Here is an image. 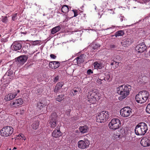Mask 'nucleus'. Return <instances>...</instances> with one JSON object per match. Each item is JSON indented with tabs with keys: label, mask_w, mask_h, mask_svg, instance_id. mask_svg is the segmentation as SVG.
Returning <instances> with one entry per match:
<instances>
[{
	"label": "nucleus",
	"mask_w": 150,
	"mask_h": 150,
	"mask_svg": "<svg viewBox=\"0 0 150 150\" xmlns=\"http://www.w3.org/2000/svg\"><path fill=\"white\" fill-rule=\"evenodd\" d=\"M131 87L130 85H122L117 88V92L121 95L119 97V99L122 100L126 97L129 94Z\"/></svg>",
	"instance_id": "1"
},
{
	"label": "nucleus",
	"mask_w": 150,
	"mask_h": 150,
	"mask_svg": "<svg viewBox=\"0 0 150 150\" xmlns=\"http://www.w3.org/2000/svg\"><path fill=\"white\" fill-rule=\"evenodd\" d=\"M147 130L146 124L144 122H141L136 126L135 132L138 135H143L146 133Z\"/></svg>",
	"instance_id": "2"
},
{
	"label": "nucleus",
	"mask_w": 150,
	"mask_h": 150,
	"mask_svg": "<svg viewBox=\"0 0 150 150\" xmlns=\"http://www.w3.org/2000/svg\"><path fill=\"white\" fill-rule=\"evenodd\" d=\"M108 112L107 111H103L99 113L97 116V122L99 123L104 122L108 119L109 115Z\"/></svg>",
	"instance_id": "3"
},
{
	"label": "nucleus",
	"mask_w": 150,
	"mask_h": 150,
	"mask_svg": "<svg viewBox=\"0 0 150 150\" xmlns=\"http://www.w3.org/2000/svg\"><path fill=\"white\" fill-rule=\"evenodd\" d=\"M13 129L10 126L4 127L1 130V135L2 136L7 137L10 136L13 133Z\"/></svg>",
	"instance_id": "4"
},
{
	"label": "nucleus",
	"mask_w": 150,
	"mask_h": 150,
	"mask_svg": "<svg viewBox=\"0 0 150 150\" xmlns=\"http://www.w3.org/2000/svg\"><path fill=\"white\" fill-rule=\"evenodd\" d=\"M121 125L120 120L117 118L113 119L108 124L109 128L112 129H116L119 128Z\"/></svg>",
	"instance_id": "5"
},
{
	"label": "nucleus",
	"mask_w": 150,
	"mask_h": 150,
	"mask_svg": "<svg viewBox=\"0 0 150 150\" xmlns=\"http://www.w3.org/2000/svg\"><path fill=\"white\" fill-rule=\"evenodd\" d=\"M58 117L56 113H52L50 117L48 126L52 128H54L57 124Z\"/></svg>",
	"instance_id": "6"
},
{
	"label": "nucleus",
	"mask_w": 150,
	"mask_h": 150,
	"mask_svg": "<svg viewBox=\"0 0 150 150\" xmlns=\"http://www.w3.org/2000/svg\"><path fill=\"white\" fill-rule=\"evenodd\" d=\"M88 97L89 99L88 101L92 103H96V101H98L100 99L98 95L95 92L88 94Z\"/></svg>",
	"instance_id": "7"
},
{
	"label": "nucleus",
	"mask_w": 150,
	"mask_h": 150,
	"mask_svg": "<svg viewBox=\"0 0 150 150\" xmlns=\"http://www.w3.org/2000/svg\"><path fill=\"white\" fill-rule=\"evenodd\" d=\"M90 142L88 139L84 140H81L79 141L78 143V147L81 149H84L89 146Z\"/></svg>",
	"instance_id": "8"
},
{
	"label": "nucleus",
	"mask_w": 150,
	"mask_h": 150,
	"mask_svg": "<svg viewBox=\"0 0 150 150\" xmlns=\"http://www.w3.org/2000/svg\"><path fill=\"white\" fill-rule=\"evenodd\" d=\"M131 109L129 107H127L121 109L120 113L121 115L124 117H128L130 115V113L131 112Z\"/></svg>",
	"instance_id": "9"
},
{
	"label": "nucleus",
	"mask_w": 150,
	"mask_h": 150,
	"mask_svg": "<svg viewBox=\"0 0 150 150\" xmlns=\"http://www.w3.org/2000/svg\"><path fill=\"white\" fill-rule=\"evenodd\" d=\"M23 103V100L21 98H19L13 100L10 103V105L13 107H16L21 105Z\"/></svg>",
	"instance_id": "10"
},
{
	"label": "nucleus",
	"mask_w": 150,
	"mask_h": 150,
	"mask_svg": "<svg viewBox=\"0 0 150 150\" xmlns=\"http://www.w3.org/2000/svg\"><path fill=\"white\" fill-rule=\"evenodd\" d=\"M27 58L25 55L21 56L16 59V61L20 65H22L26 61Z\"/></svg>",
	"instance_id": "11"
},
{
	"label": "nucleus",
	"mask_w": 150,
	"mask_h": 150,
	"mask_svg": "<svg viewBox=\"0 0 150 150\" xmlns=\"http://www.w3.org/2000/svg\"><path fill=\"white\" fill-rule=\"evenodd\" d=\"M146 47L144 43L137 45L135 47V50L138 53H142L146 49Z\"/></svg>",
	"instance_id": "12"
},
{
	"label": "nucleus",
	"mask_w": 150,
	"mask_h": 150,
	"mask_svg": "<svg viewBox=\"0 0 150 150\" xmlns=\"http://www.w3.org/2000/svg\"><path fill=\"white\" fill-rule=\"evenodd\" d=\"M141 144L144 147H147L150 146V142L148 138L146 137H143L141 140Z\"/></svg>",
	"instance_id": "13"
},
{
	"label": "nucleus",
	"mask_w": 150,
	"mask_h": 150,
	"mask_svg": "<svg viewBox=\"0 0 150 150\" xmlns=\"http://www.w3.org/2000/svg\"><path fill=\"white\" fill-rule=\"evenodd\" d=\"M145 98H143L139 92L138 94L135 97V99L136 101L140 103H144L146 101L144 99Z\"/></svg>",
	"instance_id": "14"
},
{
	"label": "nucleus",
	"mask_w": 150,
	"mask_h": 150,
	"mask_svg": "<svg viewBox=\"0 0 150 150\" xmlns=\"http://www.w3.org/2000/svg\"><path fill=\"white\" fill-rule=\"evenodd\" d=\"M60 65V63L58 62L53 61L49 63V66L50 68L55 69L58 67Z\"/></svg>",
	"instance_id": "15"
},
{
	"label": "nucleus",
	"mask_w": 150,
	"mask_h": 150,
	"mask_svg": "<svg viewBox=\"0 0 150 150\" xmlns=\"http://www.w3.org/2000/svg\"><path fill=\"white\" fill-rule=\"evenodd\" d=\"M12 46V48L15 51L20 50L22 47L21 44L18 42H13Z\"/></svg>",
	"instance_id": "16"
},
{
	"label": "nucleus",
	"mask_w": 150,
	"mask_h": 150,
	"mask_svg": "<svg viewBox=\"0 0 150 150\" xmlns=\"http://www.w3.org/2000/svg\"><path fill=\"white\" fill-rule=\"evenodd\" d=\"M57 129H55L52 133V136L55 138H57L61 135L59 129H58L57 127Z\"/></svg>",
	"instance_id": "17"
},
{
	"label": "nucleus",
	"mask_w": 150,
	"mask_h": 150,
	"mask_svg": "<svg viewBox=\"0 0 150 150\" xmlns=\"http://www.w3.org/2000/svg\"><path fill=\"white\" fill-rule=\"evenodd\" d=\"M63 85L64 83H58L54 88V91L55 93L58 92L59 90L62 88Z\"/></svg>",
	"instance_id": "18"
},
{
	"label": "nucleus",
	"mask_w": 150,
	"mask_h": 150,
	"mask_svg": "<svg viewBox=\"0 0 150 150\" xmlns=\"http://www.w3.org/2000/svg\"><path fill=\"white\" fill-rule=\"evenodd\" d=\"M139 93H141L143 98H145L144 99L146 101L149 96V93L146 91H143L139 92Z\"/></svg>",
	"instance_id": "19"
},
{
	"label": "nucleus",
	"mask_w": 150,
	"mask_h": 150,
	"mask_svg": "<svg viewBox=\"0 0 150 150\" xmlns=\"http://www.w3.org/2000/svg\"><path fill=\"white\" fill-rule=\"evenodd\" d=\"M88 127L87 125L80 126L79 127V130L81 133H86L88 131Z\"/></svg>",
	"instance_id": "20"
},
{
	"label": "nucleus",
	"mask_w": 150,
	"mask_h": 150,
	"mask_svg": "<svg viewBox=\"0 0 150 150\" xmlns=\"http://www.w3.org/2000/svg\"><path fill=\"white\" fill-rule=\"evenodd\" d=\"M17 94V93H15V94L11 93H10L5 96V99L7 100H11L14 98Z\"/></svg>",
	"instance_id": "21"
},
{
	"label": "nucleus",
	"mask_w": 150,
	"mask_h": 150,
	"mask_svg": "<svg viewBox=\"0 0 150 150\" xmlns=\"http://www.w3.org/2000/svg\"><path fill=\"white\" fill-rule=\"evenodd\" d=\"M61 29V28L59 26H58L53 28L51 31V33L54 34L58 31Z\"/></svg>",
	"instance_id": "22"
},
{
	"label": "nucleus",
	"mask_w": 150,
	"mask_h": 150,
	"mask_svg": "<svg viewBox=\"0 0 150 150\" xmlns=\"http://www.w3.org/2000/svg\"><path fill=\"white\" fill-rule=\"evenodd\" d=\"M45 105V104H43L41 102H38L37 104V107L38 109L41 110H43L44 107Z\"/></svg>",
	"instance_id": "23"
},
{
	"label": "nucleus",
	"mask_w": 150,
	"mask_h": 150,
	"mask_svg": "<svg viewBox=\"0 0 150 150\" xmlns=\"http://www.w3.org/2000/svg\"><path fill=\"white\" fill-rule=\"evenodd\" d=\"M69 10L68 6L66 5L63 6L62 8V12L66 13Z\"/></svg>",
	"instance_id": "24"
},
{
	"label": "nucleus",
	"mask_w": 150,
	"mask_h": 150,
	"mask_svg": "<svg viewBox=\"0 0 150 150\" xmlns=\"http://www.w3.org/2000/svg\"><path fill=\"white\" fill-rule=\"evenodd\" d=\"M39 122L38 121L34 122L32 125V128L34 129H37L38 127Z\"/></svg>",
	"instance_id": "25"
},
{
	"label": "nucleus",
	"mask_w": 150,
	"mask_h": 150,
	"mask_svg": "<svg viewBox=\"0 0 150 150\" xmlns=\"http://www.w3.org/2000/svg\"><path fill=\"white\" fill-rule=\"evenodd\" d=\"M130 43V42H129V40L128 39L127 40H125L121 42L122 45L125 47L129 45Z\"/></svg>",
	"instance_id": "26"
},
{
	"label": "nucleus",
	"mask_w": 150,
	"mask_h": 150,
	"mask_svg": "<svg viewBox=\"0 0 150 150\" xmlns=\"http://www.w3.org/2000/svg\"><path fill=\"white\" fill-rule=\"evenodd\" d=\"M94 66L96 69H101L102 68V65L100 63H98L97 62H95L94 63Z\"/></svg>",
	"instance_id": "27"
},
{
	"label": "nucleus",
	"mask_w": 150,
	"mask_h": 150,
	"mask_svg": "<svg viewBox=\"0 0 150 150\" xmlns=\"http://www.w3.org/2000/svg\"><path fill=\"white\" fill-rule=\"evenodd\" d=\"M124 34V33L123 31L119 30L115 33V35L116 37H117V36H123Z\"/></svg>",
	"instance_id": "28"
},
{
	"label": "nucleus",
	"mask_w": 150,
	"mask_h": 150,
	"mask_svg": "<svg viewBox=\"0 0 150 150\" xmlns=\"http://www.w3.org/2000/svg\"><path fill=\"white\" fill-rule=\"evenodd\" d=\"M64 95H63L61 94L59 95L56 98V100L57 101L60 102L64 99Z\"/></svg>",
	"instance_id": "29"
},
{
	"label": "nucleus",
	"mask_w": 150,
	"mask_h": 150,
	"mask_svg": "<svg viewBox=\"0 0 150 150\" xmlns=\"http://www.w3.org/2000/svg\"><path fill=\"white\" fill-rule=\"evenodd\" d=\"M105 77L103 78V79H100L101 80H104L105 81H110L111 80V78H110V77L109 74H105Z\"/></svg>",
	"instance_id": "30"
},
{
	"label": "nucleus",
	"mask_w": 150,
	"mask_h": 150,
	"mask_svg": "<svg viewBox=\"0 0 150 150\" xmlns=\"http://www.w3.org/2000/svg\"><path fill=\"white\" fill-rule=\"evenodd\" d=\"M91 46H92L93 49L94 50L98 48V47H100V45H99L98 44H96L95 43H93L91 45Z\"/></svg>",
	"instance_id": "31"
},
{
	"label": "nucleus",
	"mask_w": 150,
	"mask_h": 150,
	"mask_svg": "<svg viewBox=\"0 0 150 150\" xmlns=\"http://www.w3.org/2000/svg\"><path fill=\"white\" fill-rule=\"evenodd\" d=\"M146 111L147 113L150 114V103L147 105Z\"/></svg>",
	"instance_id": "32"
},
{
	"label": "nucleus",
	"mask_w": 150,
	"mask_h": 150,
	"mask_svg": "<svg viewBox=\"0 0 150 150\" xmlns=\"http://www.w3.org/2000/svg\"><path fill=\"white\" fill-rule=\"evenodd\" d=\"M76 59L77 63L79 64L81 62V58H80V57H77Z\"/></svg>",
	"instance_id": "33"
},
{
	"label": "nucleus",
	"mask_w": 150,
	"mask_h": 150,
	"mask_svg": "<svg viewBox=\"0 0 150 150\" xmlns=\"http://www.w3.org/2000/svg\"><path fill=\"white\" fill-rule=\"evenodd\" d=\"M59 79V76H57L55 77L54 79V83L56 82Z\"/></svg>",
	"instance_id": "34"
},
{
	"label": "nucleus",
	"mask_w": 150,
	"mask_h": 150,
	"mask_svg": "<svg viewBox=\"0 0 150 150\" xmlns=\"http://www.w3.org/2000/svg\"><path fill=\"white\" fill-rule=\"evenodd\" d=\"M7 17L5 16L4 17V18H3L2 20V21L4 23H6V21L7 20Z\"/></svg>",
	"instance_id": "35"
},
{
	"label": "nucleus",
	"mask_w": 150,
	"mask_h": 150,
	"mask_svg": "<svg viewBox=\"0 0 150 150\" xmlns=\"http://www.w3.org/2000/svg\"><path fill=\"white\" fill-rule=\"evenodd\" d=\"M72 11L74 12V17H76V16H77L78 14H77V10H72Z\"/></svg>",
	"instance_id": "36"
},
{
	"label": "nucleus",
	"mask_w": 150,
	"mask_h": 150,
	"mask_svg": "<svg viewBox=\"0 0 150 150\" xmlns=\"http://www.w3.org/2000/svg\"><path fill=\"white\" fill-rule=\"evenodd\" d=\"M71 92L72 93H74L73 94L74 95H76V93L78 92V91L76 89H73L71 90Z\"/></svg>",
	"instance_id": "37"
},
{
	"label": "nucleus",
	"mask_w": 150,
	"mask_h": 150,
	"mask_svg": "<svg viewBox=\"0 0 150 150\" xmlns=\"http://www.w3.org/2000/svg\"><path fill=\"white\" fill-rule=\"evenodd\" d=\"M17 14H15L12 17V20L13 21H15L16 20V17Z\"/></svg>",
	"instance_id": "38"
},
{
	"label": "nucleus",
	"mask_w": 150,
	"mask_h": 150,
	"mask_svg": "<svg viewBox=\"0 0 150 150\" xmlns=\"http://www.w3.org/2000/svg\"><path fill=\"white\" fill-rule=\"evenodd\" d=\"M50 57L52 58L55 59L56 56L53 54H51L50 55Z\"/></svg>",
	"instance_id": "39"
},
{
	"label": "nucleus",
	"mask_w": 150,
	"mask_h": 150,
	"mask_svg": "<svg viewBox=\"0 0 150 150\" xmlns=\"http://www.w3.org/2000/svg\"><path fill=\"white\" fill-rule=\"evenodd\" d=\"M93 72L92 71L91 69H89L87 71V73L88 74H90L91 73H92Z\"/></svg>",
	"instance_id": "40"
},
{
	"label": "nucleus",
	"mask_w": 150,
	"mask_h": 150,
	"mask_svg": "<svg viewBox=\"0 0 150 150\" xmlns=\"http://www.w3.org/2000/svg\"><path fill=\"white\" fill-rule=\"evenodd\" d=\"M115 45H110V47L111 48H114L115 47Z\"/></svg>",
	"instance_id": "41"
},
{
	"label": "nucleus",
	"mask_w": 150,
	"mask_h": 150,
	"mask_svg": "<svg viewBox=\"0 0 150 150\" xmlns=\"http://www.w3.org/2000/svg\"><path fill=\"white\" fill-rule=\"evenodd\" d=\"M103 78H102V79H99V80H98V83L99 84H101L102 83V82H101V81H103V80H101L100 79H103Z\"/></svg>",
	"instance_id": "42"
},
{
	"label": "nucleus",
	"mask_w": 150,
	"mask_h": 150,
	"mask_svg": "<svg viewBox=\"0 0 150 150\" xmlns=\"http://www.w3.org/2000/svg\"><path fill=\"white\" fill-rule=\"evenodd\" d=\"M18 137L19 138H18V139H21L22 138V136L21 135L20 136L18 135Z\"/></svg>",
	"instance_id": "43"
},
{
	"label": "nucleus",
	"mask_w": 150,
	"mask_h": 150,
	"mask_svg": "<svg viewBox=\"0 0 150 150\" xmlns=\"http://www.w3.org/2000/svg\"><path fill=\"white\" fill-rule=\"evenodd\" d=\"M120 135H117L116 136H115V138H117V137L119 138L120 137Z\"/></svg>",
	"instance_id": "44"
},
{
	"label": "nucleus",
	"mask_w": 150,
	"mask_h": 150,
	"mask_svg": "<svg viewBox=\"0 0 150 150\" xmlns=\"http://www.w3.org/2000/svg\"><path fill=\"white\" fill-rule=\"evenodd\" d=\"M144 1L148 2L150 0H143Z\"/></svg>",
	"instance_id": "45"
},
{
	"label": "nucleus",
	"mask_w": 150,
	"mask_h": 150,
	"mask_svg": "<svg viewBox=\"0 0 150 150\" xmlns=\"http://www.w3.org/2000/svg\"><path fill=\"white\" fill-rule=\"evenodd\" d=\"M114 64V63L112 62L111 63V65H113Z\"/></svg>",
	"instance_id": "46"
},
{
	"label": "nucleus",
	"mask_w": 150,
	"mask_h": 150,
	"mask_svg": "<svg viewBox=\"0 0 150 150\" xmlns=\"http://www.w3.org/2000/svg\"><path fill=\"white\" fill-rule=\"evenodd\" d=\"M16 149V148L15 147H14L13 149V150L14 149Z\"/></svg>",
	"instance_id": "47"
},
{
	"label": "nucleus",
	"mask_w": 150,
	"mask_h": 150,
	"mask_svg": "<svg viewBox=\"0 0 150 150\" xmlns=\"http://www.w3.org/2000/svg\"><path fill=\"white\" fill-rule=\"evenodd\" d=\"M149 55L150 56V52H149Z\"/></svg>",
	"instance_id": "48"
},
{
	"label": "nucleus",
	"mask_w": 150,
	"mask_h": 150,
	"mask_svg": "<svg viewBox=\"0 0 150 150\" xmlns=\"http://www.w3.org/2000/svg\"><path fill=\"white\" fill-rule=\"evenodd\" d=\"M123 20V19L122 18H121V21H122Z\"/></svg>",
	"instance_id": "49"
},
{
	"label": "nucleus",
	"mask_w": 150,
	"mask_h": 150,
	"mask_svg": "<svg viewBox=\"0 0 150 150\" xmlns=\"http://www.w3.org/2000/svg\"><path fill=\"white\" fill-rule=\"evenodd\" d=\"M34 42H38V41L37 40V41H34Z\"/></svg>",
	"instance_id": "50"
},
{
	"label": "nucleus",
	"mask_w": 150,
	"mask_h": 150,
	"mask_svg": "<svg viewBox=\"0 0 150 150\" xmlns=\"http://www.w3.org/2000/svg\"><path fill=\"white\" fill-rule=\"evenodd\" d=\"M19 92H20L19 91V90H18V93H19Z\"/></svg>",
	"instance_id": "51"
},
{
	"label": "nucleus",
	"mask_w": 150,
	"mask_h": 150,
	"mask_svg": "<svg viewBox=\"0 0 150 150\" xmlns=\"http://www.w3.org/2000/svg\"><path fill=\"white\" fill-rule=\"evenodd\" d=\"M1 36V35H0V37Z\"/></svg>",
	"instance_id": "52"
},
{
	"label": "nucleus",
	"mask_w": 150,
	"mask_h": 150,
	"mask_svg": "<svg viewBox=\"0 0 150 150\" xmlns=\"http://www.w3.org/2000/svg\"><path fill=\"white\" fill-rule=\"evenodd\" d=\"M149 52H150V51H149Z\"/></svg>",
	"instance_id": "53"
}]
</instances>
